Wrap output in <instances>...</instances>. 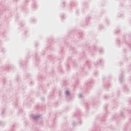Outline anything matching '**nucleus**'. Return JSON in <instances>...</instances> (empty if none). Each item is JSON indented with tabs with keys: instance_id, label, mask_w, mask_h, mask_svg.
Wrapping results in <instances>:
<instances>
[{
	"instance_id": "f257e3e1",
	"label": "nucleus",
	"mask_w": 131,
	"mask_h": 131,
	"mask_svg": "<svg viewBox=\"0 0 131 131\" xmlns=\"http://www.w3.org/2000/svg\"><path fill=\"white\" fill-rule=\"evenodd\" d=\"M66 94H67V95H68V94H69V92H68V91H67Z\"/></svg>"
}]
</instances>
